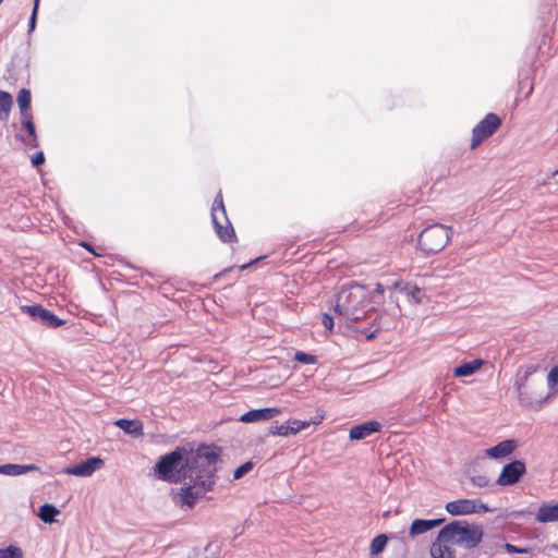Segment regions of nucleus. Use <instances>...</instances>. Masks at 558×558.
Masks as SVG:
<instances>
[{"label": "nucleus", "instance_id": "1", "mask_svg": "<svg viewBox=\"0 0 558 558\" xmlns=\"http://www.w3.org/2000/svg\"><path fill=\"white\" fill-rule=\"evenodd\" d=\"M221 448L187 441L160 456L153 466L154 476L169 484H183L171 489L172 501L181 509H193L199 498L211 492L217 482L216 463Z\"/></svg>", "mask_w": 558, "mask_h": 558}, {"label": "nucleus", "instance_id": "2", "mask_svg": "<svg viewBox=\"0 0 558 558\" xmlns=\"http://www.w3.org/2000/svg\"><path fill=\"white\" fill-rule=\"evenodd\" d=\"M339 295L349 310L348 328L356 338L374 339L383 329V314L376 310L379 302L372 296V291L363 284L351 282L339 291Z\"/></svg>", "mask_w": 558, "mask_h": 558}, {"label": "nucleus", "instance_id": "3", "mask_svg": "<svg viewBox=\"0 0 558 558\" xmlns=\"http://www.w3.org/2000/svg\"><path fill=\"white\" fill-rule=\"evenodd\" d=\"M483 537L484 530L481 524L469 523L465 520H453L438 531L437 537L429 548L430 557L454 558V549L449 544L471 550L482 543Z\"/></svg>", "mask_w": 558, "mask_h": 558}, {"label": "nucleus", "instance_id": "4", "mask_svg": "<svg viewBox=\"0 0 558 558\" xmlns=\"http://www.w3.org/2000/svg\"><path fill=\"white\" fill-rule=\"evenodd\" d=\"M451 233L452 227H447L441 223L427 226L418 235V248L425 256L437 254L446 247Z\"/></svg>", "mask_w": 558, "mask_h": 558}, {"label": "nucleus", "instance_id": "5", "mask_svg": "<svg viewBox=\"0 0 558 558\" xmlns=\"http://www.w3.org/2000/svg\"><path fill=\"white\" fill-rule=\"evenodd\" d=\"M21 311L27 314L32 320L47 328H58L65 324L64 319L58 317L52 311L41 304L22 305Z\"/></svg>", "mask_w": 558, "mask_h": 558}, {"label": "nucleus", "instance_id": "6", "mask_svg": "<svg viewBox=\"0 0 558 558\" xmlns=\"http://www.w3.org/2000/svg\"><path fill=\"white\" fill-rule=\"evenodd\" d=\"M526 473V466L522 460H512L506 463L496 480V485L511 486L517 484L520 478Z\"/></svg>", "mask_w": 558, "mask_h": 558}, {"label": "nucleus", "instance_id": "7", "mask_svg": "<svg viewBox=\"0 0 558 558\" xmlns=\"http://www.w3.org/2000/svg\"><path fill=\"white\" fill-rule=\"evenodd\" d=\"M502 120L495 112H488L473 129L471 140H488L501 126Z\"/></svg>", "mask_w": 558, "mask_h": 558}, {"label": "nucleus", "instance_id": "8", "mask_svg": "<svg viewBox=\"0 0 558 558\" xmlns=\"http://www.w3.org/2000/svg\"><path fill=\"white\" fill-rule=\"evenodd\" d=\"M522 369V366L518 369L513 384L514 389L517 391L519 403L523 408L537 412L538 408L534 403H538V397L535 392H529L525 390L526 381L529 378L526 377V375L521 374Z\"/></svg>", "mask_w": 558, "mask_h": 558}, {"label": "nucleus", "instance_id": "9", "mask_svg": "<svg viewBox=\"0 0 558 558\" xmlns=\"http://www.w3.org/2000/svg\"><path fill=\"white\" fill-rule=\"evenodd\" d=\"M100 457H89L74 465L68 466L63 472L68 475L87 477L104 465Z\"/></svg>", "mask_w": 558, "mask_h": 558}, {"label": "nucleus", "instance_id": "10", "mask_svg": "<svg viewBox=\"0 0 558 558\" xmlns=\"http://www.w3.org/2000/svg\"><path fill=\"white\" fill-rule=\"evenodd\" d=\"M29 64H31V53L28 47L16 52L11 60V69L12 75L17 78H29Z\"/></svg>", "mask_w": 558, "mask_h": 558}, {"label": "nucleus", "instance_id": "11", "mask_svg": "<svg viewBox=\"0 0 558 558\" xmlns=\"http://www.w3.org/2000/svg\"><path fill=\"white\" fill-rule=\"evenodd\" d=\"M281 414V409L272 407V408H260V409H252L245 413H243L239 421L242 423H256L262 421H269L276 416Z\"/></svg>", "mask_w": 558, "mask_h": 558}, {"label": "nucleus", "instance_id": "12", "mask_svg": "<svg viewBox=\"0 0 558 558\" xmlns=\"http://www.w3.org/2000/svg\"><path fill=\"white\" fill-rule=\"evenodd\" d=\"M210 216H211V222L215 228V231L221 242L232 243V242L238 241L234 228L228 217H227V219H223L226 222V225L223 226L220 221L218 214L211 213Z\"/></svg>", "mask_w": 558, "mask_h": 558}, {"label": "nucleus", "instance_id": "13", "mask_svg": "<svg viewBox=\"0 0 558 558\" xmlns=\"http://www.w3.org/2000/svg\"><path fill=\"white\" fill-rule=\"evenodd\" d=\"M548 392L545 396L537 395L538 403H535L541 411L547 403L551 402L558 395V365L550 368L547 374Z\"/></svg>", "mask_w": 558, "mask_h": 558}, {"label": "nucleus", "instance_id": "14", "mask_svg": "<svg viewBox=\"0 0 558 558\" xmlns=\"http://www.w3.org/2000/svg\"><path fill=\"white\" fill-rule=\"evenodd\" d=\"M380 430L381 424L378 421H366L352 426L349 432V437L351 440H363L375 433H379Z\"/></svg>", "mask_w": 558, "mask_h": 558}, {"label": "nucleus", "instance_id": "15", "mask_svg": "<svg viewBox=\"0 0 558 558\" xmlns=\"http://www.w3.org/2000/svg\"><path fill=\"white\" fill-rule=\"evenodd\" d=\"M393 289L405 295L412 304H421L425 295L424 290L412 282L397 281L393 284Z\"/></svg>", "mask_w": 558, "mask_h": 558}, {"label": "nucleus", "instance_id": "16", "mask_svg": "<svg viewBox=\"0 0 558 558\" xmlns=\"http://www.w3.org/2000/svg\"><path fill=\"white\" fill-rule=\"evenodd\" d=\"M518 442L515 439H505L499 441L497 445L489 447L485 450V454L490 459H502L510 456L515 448Z\"/></svg>", "mask_w": 558, "mask_h": 558}, {"label": "nucleus", "instance_id": "17", "mask_svg": "<svg viewBox=\"0 0 558 558\" xmlns=\"http://www.w3.org/2000/svg\"><path fill=\"white\" fill-rule=\"evenodd\" d=\"M445 509L451 515H466L475 513L474 499H457L446 504Z\"/></svg>", "mask_w": 558, "mask_h": 558}, {"label": "nucleus", "instance_id": "18", "mask_svg": "<svg viewBox=\"0 0 558 558\" xmlns=\"http://www.w3.org/2000/svg\"><path fill=\"white\" fill-rule=\"evenodd\" d=\"M445 518L437 519H415L412 521L409 530L410 536L414 537L424 534L445 522Z\"/></svg>", "mask_w": 558, "mask_h": 558}, {"label": "nucleus", "instance_id": "19", "mask_svg": "<svg viewBox=\"0 0 558 558\" xmlns=\"http://www.w3.org/2000/svg\"><path fill=\"white\" fill-rule=\"evenodd\" d=\"M535 520L539 523L558 521V502H543L536 512Z\"/></svg>", "mask_w": 558, "mask_h": 558}, {"label": "nucleus", "instance_id": "20", "mask_svg": "<svg viewBox=\"0 0 558 558\" xmlns=\"http://www.w3.org/2000/svg\"><path fill=\"white\" fill-rule=\"evenodd\" d=\"M114 425L122 429L125 434L133 437H141L144 435L143 423L140 420L119 418Z\"/></svg>", "mask_w": 558, "mask_h": 558}, {"label": "nucleus", "instance_id": "21", "mask_svg": "<svg viewBox=\"0 0 558 558\" xmlns=\"http://www.w3.org/2000/svg\"><path fill=\"white\" fill-rule=\"evenodd\" d=\"M483 364L484 361L482 359L463 362L453 368L452 375L457 378L471 376L475 374Z\"/></svg>", "mask_w": 558, "mask_h": 558}, {"label": "nucleus", "instance_id": "22", "mask_svg": "<svg viewBox=\"0 0 558 558\" xmlns=\"http://www.w3.org/2000/svg\"><path fill=\"white\" fill-rule=\"evenodd\" d=\"M37 470L39 468L36 464L5 463L0 465V474L7 476H19Z\"/></svg>", "mask_w": 558, "mask_h": 558}, {"label": "nucleus", "instance_id": "23", "mask_svg": "<svg viewBox=\"0 0 558 558\" xmlns=\"http://www.w3.org/2000/svg\"><path fill=\"white\" fill-rule=\"evenodd\" d=\"M502 544L495 538H483L482 543L476 547V558L493 557L499 548H502Z\"/></svg>", "mask_w": 558, "mask_h": 558}, {"label": "nucleus", "instance_id": "24", "mask_svg": "<svg viewBox=\"0 0 558 558\" xmlns=\"http://www.w3.org/2000/svg\"><path fill=\"white\" fill-rule=\"evenodd\" d=\"M20 131H25L31 140H38L32 112L20 114ZM14 137V140H25L21 132H17Z\"/></svg>", "mask_w": 558, "mask_h": 558}, {"label": "nucleus", "instance_id": "25", "mask_svg": "<svg viewBox=\"0 0 558 558\" xmlns=\"http://www.w3.org/2000/svg\"><path fill=\"white\" fill-rule=\"evenodd\" d=\"M380 102L384 109L392 111L403 105V97L400 93L386 90L381 95Z\"/></svg>", "mask_w": 558, "mask_h": 558}, {"label": "nucleus", "instance_id": "26", "mask_svg": "<svg viewBox=\"0 0 558 558\" xmlns=\"http://www.w3.org/2000/svg\"><path fill=\"white\" fill-rule=\"evenodd\" d=\"M12 106V95L7 90H0V123H5L9 120Z\"/></svg>", "mask_w": 558, "mask_h": 558}, {"label": "nucleus", "instance_id": "27", "mask_svg": "<svg viewBox=\"0 0 558 558\" xmlns=\"http://www.w3.org/2000/svg\"><path fill=\"white\" fill-rule=\"evenodd\" d=\"M59 513L60 509H58L54 505L45 502L39 507L37 515L44 523L51 524L56 521L54 518Z\"/></svg>", "mask_w": 558, "mask_h": 558}, {"label": "nucleus", "instance_id": "28", "mask_svg": "<svg viewBox=\"0 0 558 558\" xmlns=\"http://www.w3.org/2000/svg\"><path fill=\"white\" fill-rule=\"evenodd\" d=\"M20 114L32 112V93L28 88H21L16 96Z\"/></svg>", "mask_w": 558, "mask_h": 558}, {"label": "nucleus", "instance_id": "29", "mask_svg": "<svg viewBox=\"0 0 558 558\" xmlns=\"http://www.w3.org/2000/svg\"><path fill=\"white\" fill-rule=\"evenodd\" d=\"M388 541H389V536L385 533L376 535L371 542L369 555L372 557H376V556L380 555L385 550V548L388 544Z\"/></svg>", "mask_w": 558, "mask_h": 558}, {"label": "nucleus", "instance_id": "30", "mask_svg": "<svg viewBox=\"0 0 558 558\" xmlns=\"http://www.w3.org/2000/svg\"><path fill=\"white\" fill-rule=\"evenodd\" d=\"M267 435L272 436H282V437H289L293 435L292 428L290 427V424L287 422L283 424H279L277 421L272 422L269 426Z\"/></svg>", "mask_w": 558, "mask_h": 558}, {"label": "nucleus", "instance_id": "31", "mask_svg": "<svg viewBox=\"0 0 558 558\" xmlns=\"http://www.w3.org/2000/svg\"><path fill=\"white\" fill-rule=\"evenodd\" d=\"M333 311L337 316L345 318L347 325L349 324V310L339 293L337 294L336 304Z\"/></svg>", "mask_w": 558, "mask_h": 558}, {"label": "nucleus", "instance_id": "32", "mask_svg": "<svg viewBox=\"0 0 558 558\" xmlns=\"http://www.w3.org/2000/svg\"><path fill=\"white\" fill-rule=\"evenodd\" d=\"M0 558H23V551L15 545L0 549Z\"/></svg>", "mask_w": 558, "mask_h": 558}, {"label": "nucleus", "instance_id": "33", "mask_svg": "<svg viewBox=\"0 0 558 558\" xmlns=\"http://www.w3.org/2000/svg\"><path fill=\"white\" fill-rule=\"evenodd\" d=\"M211 213H216V214L220 213L222 219H227V211H226V207L223 204L221 191L218 192V194L216 195V197L214 199V203L211 206Z\"/></svg>", "mask_w": 558, "mask_h": 558}, {"label": "nucleus", "instance_id": "34", "mask_svg": "<svg viewBox=\"0 0 558 558\" xmlns=\"http://www.w3.org/2000/svg\"><path fill=\"white\" fill-rule=\"evenodd\" d=\"M293 360L301 364H316L318 359L314 354L299 350L294 353Z\"/></svg>", "mask_w": 558, "mask_h": 558}, {"label": "nucleus", "instance_id": "35", "mask_svg": "<svg viewBox=\"0 0 558 558\" xmlns=\"http://www.w3.org/2000/svg\"><path fill=\"white\" fill-rule=\"evenodd\" d=\"M529 511L527 510H513V511H508V510H505L502 512H500L497 517H496V520L499 521H508V520H514V519H518L519 517L527 513Z\"/></svg>", "mask_w": 558, "mask_h": 558}, {"label": "nucleus", "instance_id": "36", "mask_svg": "<svg viewBox=\"0 0 558 558\" xmlns=\"http://www.w3.org/2000/svg\"><path fill=\"white\" fill-rule=\"evenodd\" d=\"M254 468V463L252 461H246L242 463L240 466H238L233 471V480L238 481L241 480L244 475H246L248 472H251Z\"/></svg>", "mask_w": 558, "mask_h": 558}, {"label": "nucleus", "instance_id": "37", "mask_svg": "<svg viewBox=\"0 0 558 558\" xmlns=\"http://www.w3.org/2000/svg\"><path fill=\"white\" fill-rule=\"evenodd\" d=\"M287 423L288 424H295L296 423V427H291L293 435H295L299 432L310 427L312 425V423H315V422L314 421H310V420H296V418L290 417L287 421Z\"/></svg>", "mask_w": 558, "mask_h": 558}, {"label": "nucleus", "instance_id": "38", "mask_svg": "<svg viewBox=\"0 0 558 558\" xmlns=\"http://www.w3.org/2000/svg\"><path fill=\"white\" fill-rule=\"evenodd\" d=\"M38 0L33 2V9L27 23V33L31 34L36 29L37 16H38Z\"/></svg>", "mask_w": 558, "mask_h": 558}, {"label": "nucleus", "instance_id": "39", "mask_svg": "<svg viewBox=\"0 0 558 558\" xmlns=\"http://www.w3.org/2000/svg\"><path fill=\"white\" fill-rule=\"evenodd\" d=\"M502 548L508 554H531L532 553V548H530V547H520V546H517V545H513L510 543H504Z\"/></svg>", "mask_w": 558, "mask_h": 558}, {"label": "nucleus", "instance_id": "40", "mask_svg": "<svg viewBox=\"0 0 558 558\" xmlns=\"http://www.w3.org/2000/svg\"><path fill=\"white\" fill-rule=\"evenodd\" d=\"M45 160L46 158L43 150H37L35 154L31 156L32 166L35 168H39L40 166H43L45 163Z\"/></svg>", "mask_w": 558, "mask_h": 558}, {"label": "nucleus", "instance_id": "41", "mask_svg": "<svg viewBox=\"0 0 558 558\" xmlns=\"http://www.w3.org/2000/svg\"><path fill=\"white\" fill-rule=\"evenodd\" d=\"M471 483L477 487H486L489 484V480L485 475H475L470 477Z\"/></svg>", "mask_w": 558, "mask_h": 558}, {"label": "nucleus", "instance_id": "42", "mask_svg": "<svg viewBox=\"0 0 558 558\" xmlns=\"http://www.w3.org/2000/svg\"><path fill=\"white\" fill-rule=\"evenodd\" d=\"M322 323L327 330H332L335 326L333 317L328 313L323 314Z\"/></svg>", "mask_w": 558, "mask_h": 558}, {"label": "nucleus", "instance_id": "43", "mask_svg": "<svg viewBox=\"0 0 558 558\" xmlns=\"http://www.w3.org/2000/svg\"><path fill=\"white\" fill-rule=\"evenodd\" d=\"M475 513H482V512H492L494 511L495 509L490 508L488 505L480 501V500H475Z\"/></svg>", "mask_w": 558, "mask_h": 558}, {"label": "nucleus", "instance_id": "44", "mask_svg": "<svg viewBox=\"0 0 558 558\" xmlns=\"http://www.w3.org/2000/svg\"><path fill=\"white\" fill-rule=\"evenodd\" d=\"M264 258H266V255H264V256H259V257H256V258H254V259H251L248 263H246V264H243V265L239 266L238 270H239V271L245 270V269H247L248 267H251L252 265L257 264L259 260H262V259H264Z\"/></svg>", "mask_w": 558, "mask_h": 558}, {"label": "nucleus", "instance_id": "45", "mask_svg": "<svg viewBox=\"0 0 558 558\" xmlns=\"http://www.w3.org/2000/svg\"><path fill=\"white\" fill-rule=\"evenodd\" d=\"M538 369H539V364L529 365L524 368L523 374L526 375L527 378H530Z\"/></svg>", "mask_w": 558, "mask_h": 558}, {"label": "nucleus", "instance_id": "46", "mask_svg": "<svg viewBox=\"0 0 558 558\" xmlns=\"http://www.w3.org/2000/svg\"><path fill=\"white\" fill-rule=\"evenodd\" d=\"M233 267H227L225 268L223 270H221L220 272L216 274L214 276V281H218L219 279H221L222 277H225L227 274L233 271Z\"/></svg>", "mask_w": 558, "mask_h": 558}, {"label": "nucleus", "instance_id": "47", "mask_svg": "<svg viewBox=\"0 0 558 558\" xmlns=\"http://www.w3.org/2000/svg\"><path fill=\"white\" fill-rule=\"evenodd\" d=\"M81 246L87 250L89 253H92L95 256H99V254L95 251V247L89 242H82Z\"/></svg>", "mask_w": 558, "mask_h": 558}, {"label": "nucleus", "instance_id": "48", "mask_svg": "<svg viewBox=\"0 0 558 558\" xmlns=\"http://www.w3.org/2000/svg\"><path fill=\"white\" fill-rule=\"evenodd\" d=\"M373 292L377 293L378 295H383L385 292V287L381 283H377Z\"/></svg>", "mask_w": 558, "mask_h": 558}, {"label": "nucleus", "instance_id": "49", "mask_svg": "<svg viewBox=\"0 0 558 558\" xmlns=\"http://www.w3.org/2000/svg\"><path fill=\"white\" fill-rule=\"evenodd\" d=\"M323 420H324V415H317V416L310 418V421L316 422V423H312V425H318L323 422Z\"/></svg>", "mask_w": 558, "mask_h": 558}, {"label": "nucleus", "instance_id": "50", "mask_svg": "<svg viewBox=\"0 0 558 558\" xmlns=\"http://www.w3.org/2000/svg\"><path fill=\"white\" fill-rule=\"evenodd\" d=\"M483 142H471V150H474L475 148H477Z\"/></svg>", "mask_w": 558, "mask_h": 558}, {"label": "nucleus", "instance_id": "51", "mask_svg": "<svg viewBox=\"0 0 558 558\" xmlns=\"http://www.w3.org/2000/svg\"><path fill=\"white\" fill-rule=\"evenodd\" d=\"M32 143V147H37L38 146V142L37 141H34V142H31Z\"/></svg>", "mask_w": 558, "mask_h": 558}, {"label": "nucleus", "instance_id": "52", "mask_svg": "<svg viewBox=\"0 0 558 558\" xmlns=\"http://www.w3.org/2000/svg\"><path fill=\"white\" fill-rule=\"evenodd\" d=\"M558 175V168L553 172V177Z\"/></svg>", "mask_w": 558, "mask_h": 558}, {"label": "nucleus", "instance_id": "53", "mask_svg": "<svg viewBox=\"0 0 558 558\" xmlns=\"http://www.w3.org/2000/svg\"><path fill=\"white\" fill-rule=\"evenodd\" d=\"M37 0H34V2H36ZM40 3V0H38V4Z\"/></svg>", "mask_w": 558, "mask_h": 558}, {"label": "nucleus", "instance_id": "54", "mask_svg": "<svg viewBox=\"0 0 558 558\" xmlns=\"http://www.w3.org/2000/svg\"><path fill=\"white\" fill-rule=\"evenodd\" d=\"M3 1H4V0H0V5L2 4V2H3Z\"/></svg>", "mask_w": 558, "mask_h": 558}]
</instances>
